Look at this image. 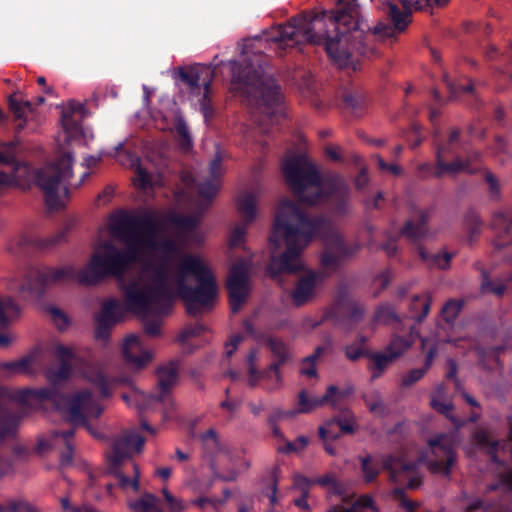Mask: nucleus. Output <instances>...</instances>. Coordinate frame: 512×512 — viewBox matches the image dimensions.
Instances as JSON below:
<instances>
[{
	"label": "nucleus",
	"mask_w": 512,
	"mask_h": 512,
	"mask_svg": "<svg viewBox=\"0 0 512 512\" xmlns=\"http://www.w3.org/2000/svg\"><path fill=\"white\" fill-rule=\"evenodd\" d=\"M329 424L330 419L326 420L324 425H321L318 428L319 437L321 438V440H323V442H326L328 440H337L342 435L340 431H336V423H331V425Z\"/></svg>",
	"instance_id": "6e6d98bb"
},
{
	"label": "nucleus",
	"mask_w": 512,
	"mask_h": 512,
	"mask_svg": "<svg viewBox=\"0 0 512 512\" xmlns=\"http://www.w3.org/2000/svg\"><path fill=\"white\" fill-rule=\"evenodd\" d=\"M351 392L352 391L350 389L340 390L337 386L330 385L323 396L310 397L307 391L302 389L298 393V408L295 412L296 414H307L327 403L331 404V406L335 408L337 403L348 396Z\"/></svg>",
	"instance_id": "aec40b11"
},
{
	"label": "nucleus",
	"mask_w": 512,
	"mask_h": 512,
	"mask_svg": "<svg viewBox=\"0 0 512 512\" xmlns=\"http://www.w3.org/2000/svg\"><path fill=\"white\" fill-rule=\"evenodd\" d=\"M169 222L178 229L185 232H192L198 227V219L190 215L171 214Z\"/></svg>",
	"instance_id": "37998d69"
},
{
	"label": "nucleus",
	"mask_w": 512,
	"mask_h": 512,
	"mask_svg": "<svg viewBox=\"0 0 512 512\" xmlns=\"http://www.w3.org/2000/svg\"><path fill=\"white\" fill-rule=\"evenodd\" d=\"M426 373L427 372L425 371V369L422 368L411 369L405 375L402 376L400 381V387H412L414 384L419 382L426 375Z\"/></svg>",
	"instance_id": "5fc2aeb1"
},
{
	"label": "nucleus",
	"mask_w": 512,
	"mask_h": 512,
	"mask_svg": "<svg viewBox=\"0 0 512 512\" xmlns=\"http://www.w3.org/2000/svg\"><path fill=\"white\" fill-rule=\"evenodd\" d=\"M325 274L319 271H309L296 282L290 297L295 306L301 307L313 299L316 294V286L325 279Z\"/></svg>",
	"instance_id": "4be33fe9"
},
{
	"label": "nucleus",
	"mask_w": 512,
	"mask_h": 512,
	"mask_svg": "<svg viewBox=\"0 0 512 512\" xmlns=\"http://www.w3.org/2000/svg\"><path fill=\"white\" fill-rule=\"evenodd\" d=\"M162 493L169 505L170 512H182L186 508L183 501L175 498L166 488L162 490Z\"/></svg>",
	"instance_id": "680f3d73"
},
{
	"label": "nucleus",
	"mask_w": 512,
	"mask_h": 512,
	"mask_svg": "<svg viewBox=\"0 0 512 512\" xmlns=\"http://www.w3.org/2000/svg\"><path fill=\"white\" fill-rule=\"evenodd\" d=\"M478 363L485 370H492L499 365V356L504 351L503 346H479L476 349Z\"/></svg>",
	"instance_id": "7c9ffc66"
},
{
	"label": "nucleus",
	"mask_w": 512,
	"mask_h": 512,
	"mask_svg": "<svg viewBox=\"0 0 512 512\" xmlns=\"http://www.w3.org/2000/svg\"><path fill=\"white\" fill-rule=\"evenodd\" d=\"M309 444V438L300 435L298 436L295 441H286V444L284 447H280L278 449L281 453H298L300 451H303Z\"/></svg>",
	"instance_id": "864d4df0"
},
{
	"label": "nucleus",
	"mask_w": 512,
	"mask_h": 512,
	"mask_svg": "<svg viewBox=\"0 0 512 512\" xmlns=\"http://www.w3.org/2000/svg\"><path fill=\"white\" fill-rule=\"evenodd\" d=\"M313 484H317L321 487H329L336 495H342L344 493L343 485L337 480L335 474L331 472L314 478Z\"/></svg>",
	"instance_id": "a18cd8bd"
},
{
	"label": "nucleus",
	"mask_w": 512,
	"mask_h": 512,
	"mask_svg": "<svg viewBox=\"0 0 512 512\" xmlns=\"http://www.w3.org/2000/svg\"><path fill=\"white\" fill-rule=\"evenodd\" d=\"M431 406L439 413L445 415L456 429H459L466 424L464 419L452 415L453 404L451 402H442L433 397L431 399Z\"/></svg>",
	"instance_id": "79ce46f5"
},
{
	"label": "nucleus",
	"mask_w": 512,
	"mask_h": 512,
	"mask_svg": "<svg viewBox=\"0 0 512 512\" xmlns=\"http://www.w3.org/2000/svg\"><path fill=\"white\" fill-rule=\"evenodd\" d=\"M315 236L326 237V247L320 261L324 268L333 271L361 249L360 243L348 244L341 234L330 231V222L326 217L310 216L297 203L283 200L275 214L269 242L274 248H279L283 241L286 249L280 255L271 253L266 275L282 284L283 275L302 271V252Z\"/></svg>",
	"instance_id": "7ed1b4c3"
},
{
	"label": "nucleus",
	"mask_w": 512,
	"mask_h": 512,
	"mask_svg": "<svg viewBox=\"0 0 512 512\" xmlns=\"http://www.w3.org/2000/svg\"><path fill=\"white\" fill-rule=\"evenodd\" d=\"M174 129L179 139V145L182 149H188L192 145L190 132L186 121L182 117L176 118Z\"/></svg>",
	"instance_id": "de8ad7c7"
},
{
	"label": "nucleus",
	"mask_w": 512,
	"mask_h": 512,
	"mask_svg": "<svg viewBox=\"0 0 512 512\" xmlns=\"http://www.w3.org/2000/svg\"><path fill=\"white\" fill-rule=\"evenodd\" d=\"M176 295L185 303L188 315L196 317L211 311L218 296V284L212 270L195 255H186L179 263Z\"/></svg>",
	"instance_id": "423d86ee"
},
{
	"label": "nucleus",
	"mask_w": 512,
	"mask_h": 512,
	"mask_svg": "<svg viewBox=\"0 0 512 512\" xmlns=\"http://www.w3.org/2000/svg\"><path fill=\"white\" fill-rule=\"evenodd\" d=\"M392 496L399 501L400 506L407 512H415L419 504L408 499L405 493V488L396 487L392 491Z\"/></svg>",
	"instance_id": "603ef678"
},
{
	"label": "nucleus",
	"mask_w": 512,
	"mask_h": 512,
	"mask_svg": "<svg viewBox=\"0 0 512 512\" xmlns=\"http://www.w3.org/2000/svg\"><path fill=\"white\" fill-rule=\"evenodd\" d=\"M8 107L15 119L20 121L17 125V131H21L26 125V113L32 112L33 110L32 103L28 100L18 99L16 95L13 94L8 98Z\"/></svg>",
	"instance_id": "2f4dec72"
},
{
	"label": "nucleus",
	"mask_w": 512,
	"mask_h": 512,
	"mask_svg": "<svg viewBox=\"0 0 512 512\" xmlns=\"http://www.w3.org/2000/svg\"><path fill=\"white\" fill-rule=\"evenodd\" d=\"M20 309L10 297H0V330L6 329L11 321L19 315ZM11 340L6 334L0 333V347H7Z\"/></svg>",
	"instance_id": "393cba45"
},
{
	"label": "nucleus",
	"mask_w": 512,
	"mask_h": 512,
	"mask_svg": "<svg viewBox=\"0 0 512 512\" xmlns=\"http://www.w3.org/2000/svg\"><path fill=\"white\" fill-rule=\"evenodd\" d=\"M124 311L115 299H109L102 304L101 311L96 315L95 338L108 341L112 328L122 320Z\"/></svg>",
	"instance_id": "6ab92c4d"
},
{
	"label": "nucleus",
	"mask_w": 512,
	"mask_h": 512,
	"mask_svg": "<svg viewBox=\"0 0 512 512\" xmlns=\"http://www.w3.org/2000/svg\"><path fill=\"white\" fill-rule=\"evenodd\" d=\"M434 459L428 462L433 473L449 476L457 459V441L453 435L439 434L428 441Z\"/></svg>",
	"instance_id": "f8f14e48"
},
{
	"label": "nucleus",
	"mask_w": 512,
	"mask_h": 512,
	"mask_svg": "<svg viewBox=\"0 0 512 512\" xmlns=\"http://www.w3.org/2000/svg\"><path fill=\"white\" fill-rule=\"evenodd\" d=\"M131 468L133 470L134 476L131 479L129 476L125 475L121 470V464L112 465L110 464V473L117 479L119 486L122 489H126L128 487H132L134 491L139 490V469L137 464L131 463Z\"/></svg>",
	"instance_id": "473e14b6"
},
{
	"label": "nucleus",
	"mask_w": 512,
	"mask_h": 512,
	"mask_svg": "<svg viewBox=\"0 0 512 512\" xmlns=\"http://www.w3.org/2000/svg\"><path fill=\"white\" fill-rule=\"evenodd\" d=\"M143 275L145 282L139 278L121 286L127 310L142 316L153 311L167 314L175 298L168 266L165 263L147 264Z\"/></svg>",
	"instance_id": "39448f33"
},
{
	"label": "nucleus",
	"mask_w": 512,
	"mask_h": 512,
	"mask_svg": "<svg viewBox=\"0 0 512 512\" xmlns=\"http://www.w3.org/2000/svg\"><path fill=\"white\" fill-rule=\"evenodd\" d=\"M249 224L250 223H246L243 221V224L237 225L232 229L229 236V245L231 247H238L243 243L247 233V227Z\"/></svg>",
	"instance_id": "4d7b16f0"
},
{
	"label": "nucleus",
	"mask_w": 512,
	"mask_h": 512,
	"mask_svg": "<svg viewBox=\"0 0 512 512\" xmlns=\"http://www.w3.org/2000/svg\"><path fill=\"white\" fill-rule=\"evenodd\" d=\"M178 381V367L171 362L157 369V387L154 392L141 394L140 408L143 413L160 411L162 420H172L175 417L176 404L172 390Z\"/></svg>",
	"instance_id": "9d476101"
},
{
	"label": "nucleus",
	"mask_w": 512,
	"mask_h": 512,
	"mask_svg": "<svg viewBox=\"0 0 512 512\" xmlns=\"http://www.w3.org/2000/svg\"><path fill=\"white\" fill-rule=\"evenodd\" d=\"M481 154L478 151L467 152L466 158L462 159L457 156L452 162L443 160V150L437 152V169L432 172L435 178H442L445 174H458L460 172H467L469 174L476 173V169L472 165L480 160Z\"/></svg>",
	"instance_id": "412c9836"
},
{
	"label": "nucleus",
	"mask_w": 512,
	"mask_h": 512,
	"mask_svg": "<svg viewBox=\"0 0 512 512\" xmlns=\"http://www.w3.org/2000/svg\"><path fill=\"white\" fill-rule=\"evenodd\" d=\"M282 171L286 183L301 202L314 205L323 198H330L336 215L349 213L351 188L340 174L328 173L321 179L317 168L301 155L287 158Z\"/></svg>",
	"instance_id": "20e7f679"
},
{
	"label": "nucleus",
	"mask_w": 512,
	"mask_h": 512,
	"mask_svg": "<svg viewBox=\"0 0 512 512\" xmlns=\"http://www.w3.org/2000/svg\"><path fill=\"white\" fill-rule=\"evenodd\" d=\"M226 289L231 311L237 313L250 294L249 270L245 263H237L231 267L226 281Z\"/></svg>",
	"instance_id": "2eb2a0df"
},
{
	"label": "nucleus",
	"mask_w": 512,
	"mask_h": 512,
	"mask_svg": "<svg viewBox=\"0 0 512 512\" xmlns=\"http://www.w3.org/2000/svg\"><path fill=\"white\" fill-rule=\"evenodd\" d=\"M18 144L14 141L0 142V188L19 180L31 172V167L16 157Z\"/></svg>",
	"instance_id": "4468645a"
},
{
	"label": "nucleus",
	"mask_w": 512,
	"mask_h": 512,
	"mask_svg": "<svg viewBox=\"0 0 512 512\" xmlns=\"http://www.w3.org/2000/svg\"><path fill=\"white\" fill-rule=\"evenodd\" d=\"M481 286L484 292H491L498 296H501L506 290V286L504 284L495 283L486 276L483 278Z\"/></svg>",
	"instance_id": "e2e57ef3"
},
{
	"label": "nucleus",
	"mask_w": 512,
	"mask_h": 512,
	"mask_svg": "<svg viewBox=\"0 0 512 512\" xmlns=\"http://www.w3.org/2000/svg\"><path fill=\"white\" fill-rule=\"evenodd\" d=\"M280 368L281 366L272 362L265 369L260 371L261 379L271 381V384L267 387L269 391L278 389L282 385L283 377Z\"/></svg>",
	"instance_id": "a19ab883"
},
{
	"label": "nucleus",
	"mask_w": 512,
	"mask_h": 512,
	"mask_svg": "<svg viewBox=\"0 0 512 512\" xmlns=\"http://www.w3.org/2000/svg\"><path fill=\"white\" fill-rule=\"evenodd\" d=\"M429 217V210L417 211L415 219H410L405 223L403 228L400 230V235L413 242L422 240L428 233L427 222Z\"/></svg>",
	"instance_id": "b1692460"
},
{
	"label": "nucleus",
	"mask_w": 512,
	"mask_h": 512,
	"mask_svg": "<svg viewBox=\"0 0 512 512\" xmlns=\"http://www.w3.org/2000/svg\"><path fill=\"white\" fill-rule=\"evenodd\" d=\"M74 434V428H69L67 430L56 429L52 431V437L54 439L61 438L64 444V449L60 454V463L62 466H68L73 461L74 446L72 438L74 437Z\"/></svg>",
	"instance_id": "c756f323"
},
{
	"label": "nucleus",
	"mask_w": 512,
	"mask_h": 512,
	"mask_svg": "<svg viewBox=\"0 0 512 512\" xmlns=\"http://www.w3.org/2000/svg\"><path fill=\"white\" fill-rule=\"evenodd\" d=\"M67 229H62L46 238H38L27 234H18L11 238L7 244V251L14 256H21L31 249L46 250L64 242L67 236Z\"/></svg>",
	"instance_id": "dca6fc26"
},
{
	"label": "nucleus",
	"mask_w": 512,
	"mask_h": 512,
	"mask_svg": "<svg viewBox=\"0 0 512 512\" xmlns=\"http://www.w3.org/2000/svg\"><path fill=\"white\" fill-rule=\"evenodd\" d=\"M376 323L389 324L391 322H400L396 313V308L390 303H383L377 306L374 314Z\"/></svg>",
	"instance_id": "ea45409f"
},
{
	"label": "nucleus",
	"mask_w": 512,
	"mask_h": 512,
	"mask_svg": "<svg viewBox=\"0 0 512 512\" xmlns=\"http://www.w3.org/2000/svg\"><path fill=\"white\" fill-rule=\"evenodd\" d=\"M231 84L233 91L242 96L248 105L265 109L269 118L282 103L281 86L272 76L263 72L261 65L256 69L252 62H235Z\"/></svg>",
	"instance_id": "0eeeda50"
},
{
	"label": "nucleus",
	"mask_w": 512,
	"mask_h": 512,
	"mask_svg": "<svg viewBox=\"0 0 512 512\" xmlns=\"http://www.w3.org/2000/svg\"><path fill=\"white\" fill-rule=\"evenodd\" d=\"M449 1L381 0L389 10L392 25L379 22L373 28L366 20L357 17V11L350 5L336 12H303L273 28L267 33L266 41L277 44L282 50L304 43L323 45L328 56L340 67H351L356 71L361 59H370L377 54L376 40L393 37L396 31L406 29L411 8L442 7Z\"/></svg>",
	"instance_id": "f257e3e1"
},
{
	"label": "nucleus",
	"mask_w": 512,
	"mask_h": 512,
	"mask_svg": "<svg viewBox=\"0 0 512 512\" xmlns=\"http://www.w3.org/2000/svg\"><path fill=\"white\" fill-rule=\"evenodd\" d=\"M89 382L99 390L101 397L108 398L112 394V390L126 381L125 378L108 377L102 370L95 369L88 374Z\"/></svg>",
	"instance_id": "a878e982"
},
{
	"label": "nucleus",
	"mask_w": 512,
	"mask_h": 512,
	"mask_svg": "<svg viewBox=\"0 0 512 512\" xmlns=\"http://www.w3.org/2000/svg\"><path fill=\"white\" fill-rule=\"evenodd\" d=\"M122 354L127 363L138 369L146 366L152 359V354L143 349L137 335H129L125 338Z\"/></svg>",
	"instance_id": "5701e85b"
},
{
	"label": "nucleus",
	"mask_w": 512,
	"mask_h": 512,
	"mask_svg": "<svg viewBox=\"0 0 512 512\" xmlns=\"http://www.w3.org/2000/svg\"><path fill=\"white\" fill-rule=\"evenodd\" d=\"M73 162V156L65 152L54 163L33 172V181L43 191L48 209L59 210L63 207L60 187L62 184L72 185L69 180L73 175Z\"/></svg>",
	"instance_id": "1a4fd4ad"
},
{
	"label": "nucleus",
	"mask_w": 512,
	"mask_h": 512,
	"mask_svg": "<svg viewBox=\"0 0 512 512\" xmlns=\"http://www.w3.org/2000/svg\"><path fill=\"white\" fill-rule=\"evenodd\" d=\"M212 76L213 72L211 70L201 66L179 68L178 70L179 80L187 85L192 94L199 95L201 87L203 86L201 109L206 118L213 114L211 99L209 97Z\"/></svg>",
	"instance_id": "ddd939ff"
},
{
	"label": "nucleus",
	"mask_w": 512,
	"mask_h": 512,
	"mask_svg": "<svg viewBox=\"0 0 512 512\" xmlns=\"http://www.w3.org/2000/svg\"><path fill=\"white\" fill-rule=\"evenodd\" d=\"M35 357L26 355L16 361L0 362V370L8 371L11 374L32 375L34 373L31 364Z\"/></svg>",
	"instance_id": "f704fd0d"
},
{
	"label": "nucleus",
	"mask_w": 512,
	"mask_h": 512,
	"mask_svg": "<svg viewBox=\"0 0 512 512\" xmlns=\"http://www.w3.org/2000/svg\"><path fill=\"white\" fill-rule=\"evenodd\" d=\"M145 439L135 431H126L114 440L111 453L108 456L109 464H122L130 459L133 453H139Z\"/></svg>",
	"instance_id": "a211bd4d"
},
{
	"label": "nucleus",
	"mask_w": 512,
	"mask_h": 512,
	"mask_svg": "<svg viewBox=\"0 0 512 512\" xmlns=\"http://www.w3.org/2000/svg\"><path fill=\"white\" fill-rule=\"evenodd\" d=\"M494 222L502 225L505 232L508 233L512 228V211L495 214Z\"/></svg>",
	"instance_id": "338daca9"
},
{
	"label": "nucleus",
	"mask_w": 512,
	"mask_h": 512,
	"mask_svg": "<svg viewBox=\"0 0 512 512\" xmlns=\"http://www.w3.org/2000/svg\"><path fill=\"white\" fill-rule=\"evenodd\" d=\"M205 331V326L201 323H195L187 326L178 335V342L185 343L190 337L201 335Z\"/></svg>",
	"instance_id": "13d9d810"
},
{
	"label": "nucleus",
	"mask_w": 512,
	"mask_h": 512,
	"mask_svg": "<svg viewBox=\"0 0 512 512\" xmlns=\"http://www.w3.org/2000/svg\"><path fill=\"white\" fill-rule=\"evenodd\" d=\"M139 162V160L137 159ZM136 185L142 189L152 186L150 174L138 163L136 167Z\"/></svg>",
	"instance_id": "bf43d9fd"
},
{
	"label": "nucleus",
	"mask_w": 512,
	"mask_h": 512,
	"mask_svg": "<svg viewBox=\"0 0 512 512\" xmlns=\"http://www.w3.org/2000/svg\"><path fill=\"white\" fill-rule=\"evenodd\" d=\"M204 452L213 461L214 457L223 451L218 434L215 429L210 428L200 436Z\"/></svg>",
	"instance_id": "4c0bfd02"
},
{
	"label": "nucleus",
	"mask_w": 512,
	"mask_h": 512,
	"mask_svg": "<svg viewBox=\"0 0 512 512\" xmlns=\"http://www.w3.org/2000/svg\"><path fill=\"white\" fill-rule=\"evenodd\" d=\"M8 512H37V511L26 502L11 501L8 504Z\"/></svg>",
	"instance_id": "774afa93"
},
{
	"label": "nucleus",
	"mask_w": 512,
	"mask_h": 512,
	"mask_svg": "<svg viewBox=\"0 0 512 512\" xmlns=\"http://www.w3.org/2000/svg\"><path fill=\"white\" fill-rule=\"evenodd\" d=\"M361 471L366 483L374 482L381 469L389 472L390 480L398 482V475L413 471L421 461H405L403 457L394 454L366 455L360 458Z\"/></svg>",
	"instance_id": "9b49d317"
},
{
	"label": "nucleus",
	"mask_w": 512,
	"mask_h": 512,
	"mask_svg": "<svg viewBox=\"0 0 512 512\" xmlns=\"http://www.w3.org/2000/svg\"><path fill=\"white\" fill-rule=\"evenodd\" d=\"M237 209L243 216L244 222L251 223L256 216V198L253 193L246 192L239 196Z\"/></svg>",
	"instance_id": "c9c22d12"
},
{
	"label": "nucleus",
	"mask_w": 512,
	"mask_h": 512,
	"mask_svg": "<svg viewBox=\"0 0 512 512\" xmlns=\"http://www.w3.org/2000/svg\"><path fill=\"white\" fill-rule=\"evenodd\" d=\"M160 229L158 218L151 212L139 215L119 209L109 217V231L126 244L120 249L105 244L101 254H94L88 266L79 271L72 266L29 269L22 279H11L8 289L40 298L52 284L76 281L79 284H96L108 276L122 277L131 264L138 260L144 248L155 247V238Z\"/></svg>",
	"instance_id": "f03ea898"
},
{
	"label": "nucleus",
	"mask_w": 512,
	"mask_h": 512,
	"mask_svg": "<svg viewBox=\"0 0 512 512\" xmlns=\"http://www.w3.org/2000/svg\"><path fill=\"white\" fill-rule=\"evenodd\" d=\"M371 363L368 369L371 371V380L374 381L380 378L385 370L396 360L386 350L384 352H371L368 354Z\"/></svg>",
	"instance_id": "c85d7f7f"
},
{
	"label": "nucleus",
	"mask_w": 512,
	"mask_h": 512,
	"mask_svg": "<svg viewBox=\"0 0 512 512\" xmlns=\"http://www.w3.org/2000/svg\"><path fill=\"white\" fill-rule=\"evenodd\" d=\"M419 256L420 258L429 266V267H437L440 269H446L450 265V261L453 257L451 253H434L431 254L427 252L423 247H419Z\"/></svg>",
	"instance_id": "58836bf2"
},
{
	"label": "nucleus",
	"mask_w": 512,
	"mask_h": 512,
	"mask_svg": "<svg viewBox=\"0 0 512 512\" xmlns=\"http://www.w3.org/2000/svg\"><path fill=\"white\" fill-rule=\"evenodd\" d=\"M369 350H366L362 347H357L355 345H348L345 348V355L350 361H357L361 357L368 358Z\"/></svg>",
	"instance_id": "69168bd1"
},
{
	"label": "nucleus",
	"mask_w": 512,
	"mask_h": 512,
	"mask_svg": "<svg viewBox=\"0 0 512 512\" xmlns=\"http://www.w3.org/2000/svg\"><path fill=\"white\" fill-rule=\"evenodd\" d=\"M431 297L428 294L414 295L409 303V317L421 323L429 314L431 308Z\"/></svg>",
	"instance_id": "cd10ccee"
},
{
	"label": "nucleus",
	"mask_w": 512,
	"mask_h": 512,
	"mask_svg": "<svg viewBox=\"0 0 512 512\" xmlns=\"http://www.w3.org/2000/svg\"><path fill=\"white\" fill-rule=\"evenodd\" d=\"M102 411V406L94 400L92 393L82 390L68 401L67 417L71 424H86L87 417L97 418Z\"/></svg>",
	"instance_id": "f3484780"
},
{
	"label": "nucleus",
	"mask_w": 512,
	"mask_h": 512,
	"mask_svg": "<svg viewBox=\"0 0 512 512\" xmlns=\"http://www.w3.org/2000/svg\"><path fill=\"white\" fill-rule=\"evenodd\" d=\"M342 100L345 106L350 108L356 114L362 110L365 103L363 94L358 90H345L342 93Z\"/></svg>",
	"instance_id": "c03bdc74"
},
{
	"label": "nucleus",
	"mask_w": 512,
	"mask_h": 512,
	"mask_svg": "<svg viewBox=\"0 0 512 512\" xmlns=\"http://www.w3.org/2000/svg\"><path fill=\"white\" fill-rule=\"evenodd\" d=\"M331 423H336L342 434H353L357 427L355 416L349 409H341L337 415L330 418Z\"/></svg>",
	"instance_id": "e433bc0d"
},
{
	"label": "nucleus",
	"mask_w": 512,
	"mask_h": 512,
	"mask_svg": "<svg viewBox=\"0 0 512 512\" xmlns=\"http://www.w3.org/2000/svg\"><path fill=\"white\" fill-rule=\"evenodd\" d=\"M53 355L58 360L59 366H50L44 371V376L49 382L50 387L19 391L16 395V399L19 402L26 404L33 398L39 401L51 402L58 410H68V401L71 397L62 393L59 390V386L69 379L72 372L71 361L74 359L75 355L72 349L62 344L55 346Z\"/></svg>",
	"instance_id": "6e6552de"
},
{
	"label": "nucleus",
	"mask_w": 512,
	"mask_h": 512,
	"mask_svg": "<svg viewBox=\"0 0 512 512\" xmlns=\"http://www.w3.org/2000/svg\"><path fill=\"white\" fill-rule=\"evenodd\" d=\"M416 461H421V462L415 470L409 471V472H403L398 475V478H399L402 475H408L410 473L412 474V476L409 478V481L407 483L408 489H416V488L420 487L423 482V476L418 472V468L423 463L424 460H423V458H419Z\"/></svg>",
	"instance_id": "052dcab7"
},
{
	"label": "nucleus",
	"mask_w": 512,
	"mask_h": 512,
	"mask_svg": "<svg viewBox=\"0 0 512 512\" xmlns=\"http://www.w3.org/2000/svg\"><path fill=\"white\" fill-rule=\"evenodd\" d=\"M265 344L269 348L272 356L274 357V363L283 366L289 362L292 358V354L288 344L281 338L267 336L265 338Z\"/></svg>",
	"instance_id": "bb28decb"
},
{
	"label": "nucleus",
	"mask_w": 512,
	"mask_h": 512,
	"mask_svg": "<svg viewBox=\"0 0 512 512\" xmlns=\"http://www.w3.org/2000/svg\"><path fill=\"white\" fill-rule=\"evenodd\" d=\"M222 155L219 151L216 152L214 158L209 164V172L212 179L218 180L222 173Z\"/></svg>",
	"instance_id": "0e129e2a"
},
{
	"label": "nucleus",
	"mask_w": 512,
	"mask_h": 512,
	"mask_svg": "<svg viewBox=\"0 0 512 512\" xmlns=\"http://www.w3.org/2000/svg\"><path fill=\"white\" fill-rule=\"evenodd\" d=\"M473 442L482 449H488L489 451H495L497 449L498 443L490 438L487 431L483 429L476 430L472 434Z\"/></svg>",
	"instance_id": "09e8293b"
},
{
	"label": "nucleus",
	"mask_w": 512,
	"mask_h": 512,
	"mask_svg": "<svg viewBox=\"0 0 512 512\" xmlns=\"http://www.w3.org/2000/svg\"><path fill=\"white\" fill-rule=\"evenodd\" d=\"M414 341L415 335L413 331L407 336L395 335L392 337L385 350L392 355V357L397 359L413 345Z\"/></svg>",
	"instance_id": "72a5a7b5"
},
{
	"label": "nucleus",
	"mask_w": 512,
	"mask_h": 512,
	"mask_svg": "<svg viewBox=\"0 0 512 512\" xmlns=\"http://www.w3.org/2000/svg\"><path fill=\"white\" fill-rule=\"evenodd\" d=\"M462 302L457 300H449L441 309V316L447 323H452L462 309Z\"/></svg>",
	"instance_id": "8fccbe9b"
},
{
	"label": "nucleus",
	"mask_w": 512,
	"mask_h": 512,
	"mask_svg": "<svg viewBox=\"0 0 512 512\" xmlns=\"http://www.w3.org/2000/svg\"><path fill=\"white\" fill-rule=\"evenodd\" d=\"M219 181L215 179H208L198 184V194L201 198L211 201L218 192Z\"/></svg>",
	"instance_id": "3c124183"
},
{
	"label": "nucleus",
	"mask_w": 512,
	"mask_h": 512,
	"mask_svg": "<svg viewBox=\"0 0 512 512\" xmlns=\"http://www.w3.org/2000/svg\"><path fill=\"white\" fill-rule=\"evenodd\" d=\"M157 498L151 493H145L137 499L132 505V509L136 512H158Z\"/></svg>",
	"instance_id": "49530a36"
}]
</instances>
